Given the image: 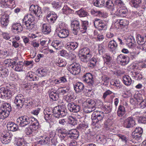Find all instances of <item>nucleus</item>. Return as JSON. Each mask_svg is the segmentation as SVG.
<instances>
[{
  "label": "nucleus",
  "mask_w": 146,
  "mask_h": 146,
  "mask_svg": "<svg viewBox=\"0 0 146 146\" xmlns=\"http://www.w3.org/2000/svg\"><path fill=\"white\" fill-rule=\"evenodd\" d=\"M24 97L22 94L17 95L14 100V103L19 108H21L24 105L25 102Z\"/></svg>",
  "instance_id": "9b49d317"
},
{
  "label": "nucleus",
  "mask_w": 146,
  "mask_h": 146,
  "mask_svg": "<svg viewBox=\"0 0 146 146\" xmlns=\"http://www.w3.org/2000/svg\"><path fill=\"white\" fill-rule=\"evenodd\" d=\"M106 7L111 10V13L113 14L114 13L115 7L113 2L110 0H108L106 2Z\"/></svg>",
  "instance_id": "7c9ffc66"
},
{
  "label": "nucleus",
  "mask_w": 146,
  "mask_h": 146,
  "mask_svg": "<svg viewBox=\"0 0 146 146\" xmlns=\"http://www.w3.org/2000/svg\"><path fill=\"white\" fill-rule=\"evenodd\" d=\"M88 26V22L87 21H83L82 25V28L81 29H83L84 30L86 31Z\"/></svg>",
  "instance_id": "680f3d73"
},
{
  "label": "nucleus",
  "mask_w": 146,
  "mask_h": 146,
  "mask_svg": "<svg viewBox=\"0 0 146 146\" xmlns=\"http://www.w3.org/2000/svg\"><path fill=\"white\" fill-rule=\"evenodd\" d=\"M68 107L70 112L73 113H77L80 110V106L73 102L69 103L68 105Z\"/></svg>",
  "instance_id": "f3484780"
},
{
  "label": "nucleus",
  "mask_w": 146,
  "mask_h": 146,
  "mask_svg": "<svg viewBox=\"0 0 146 146\" xmlns=\"http://www.w3.org/2000/svg\"><path fill=\"white\" fill-rule=\"evenodd\" d=\"M137 43L140 45H142L146 40V37H135Z\"/></svg>",
  "instance_id": "a18cd8bd"
},
{
  "label": "nucleus",
  "mask_w": 146,
  "mask_h": 146,
  "mask_svg": "<svg viewBox=\"0 0 146 146\" xmlns=\"http://www.w3.org/2000/svg\"><path fill=\"white\" fill-rule=\"evenodd\" d=\"M53 113L54 117L59 118L66 115L67 110L65 108H62L60 106H58L54 108L53 110Z\"/></svg>",
  "instance_id": "20e7f679"
},
{
  "label": "nucleus",
  "mask_w": 146,
  "mask_h": 146,
  "mask_svg": "<svg viewBox=\"0 0 146 146\" xmlns=\"http://www.w3.org/2000/svg\"><path fill=\"white\" fill-rule=\"evenodd\" d=\"M78 44L75 42L67 43L65 46L66 48L68 50L71 51L76 49L78 46Z\"/></svg>",
  "instance_id": "5701e85b"
},
{
  "label": "nucleus",
  "mask_w": 146,
  "mask_h": 146,
  "mask_svg": "<svg viewBox=\"0 0 146 146\" xmlns=\"http://www.w3.org/2000/svg\"><path fill=\"white\" fill-rule=\"evenodd\" d=\"M66 64V62L65 60L59 58L58 62V65L60 67H64Z\"/></svg>",
  "instance_id": "de8ad7c7"
},
{
  "label": "nucleus",
  "mask_w": 146,
  "mask_h": 146,
  "mask_svg": "<svg viewBox=\"0 0 146 146\" xmlns=\"http://www.w3.org/2000/svg\"><path fill=\"white\" fill-rule=\"evenodd\" d=\"M68 120L69 123L72 125H74L76 123L77 120L76 118L72 116H69L68 119Z\"/></svg>",
  "instance_id": "8fccbe9b"
},
{
  "label": "nucleus",
  "mask_w": 146,
  "mask_h": 146,
  "mask_svg": "<svg viewBox=\"0 0 146 146\" xmlns=\"http://www.w3.org/2000/svg\"><path fill=\"white\" fill-rule=\"evenodd\" d=\"M48 94L50 98L54 101H56L58 100L59 98V94L57 92V91L55 89L52 88L49 90Z\"/></svg>",
  "instance_id": "6ab92c4d"
},
{
  "label": "nucleus",
  "mask_w": 146,
  "mask_h": 146,
  "mask_svg": "<svg viewBox=\"0 0 146 146\" xmlns=\"http://www.w3.org/2000/svg\"><path fill=\"white\" fill-rule=\"evenodd\" d=\"M29 10L31 13L25 16L22 20V23L23 25L25 26L27 29H31L34 26L33 22L35 20V17L32 14L33 13L36 16L40 18L42 16V12L41 8L37 5H31Z\"/></svg>",
  "instance_id": "f257e3e1"
},
{
  "label": "nucleus",
  "mask_w": 146,
  "mask_h": 146,
  "mask_svg": "<svg viewBox=\"0 0 146 146\" xmlns=\"http://www.w3.org/2000/svg\"><path fill=\"white\" fill-rule=\"evenodd\" d=\"M80 21L77 20H75L71 21L72 32L74 34V35H77L78 31L80 30Z\"/></svg>",
  "instance_id": "6e6552de"
},
{
  "label": "nucleus",
  "mask_w": 146,
  "mask_h": 146,
  "mask_svg": "<svg viewBox=\"0 0 146 146\" xmlns=\"http://www.w3.org/2000/svg\"><path fill=\"white\" fill-rule=\"evenodd\" d=\"M44 118L46 120L50 119L52 116V112L50 111L48 108L44 110Z\"/></svg>",
  "instance_id": "4c0bfd02"
},
{
  "label": "nucleus",
  "mask_w": 146,
  "mask_h": 146,
  "mask_svg": "<svg viewBox=\"0 0 146 146\" xmlns=\"http://www.w3.org/2000/svg\"><path fill=\"white\" fill-rule=\"evenodd\" d=\"M120 25L123 27L129 24L128 21L125 19H120L119 22Z\"/></svg>",
  "instance_id": "13d9d810"
},
{
  "label": "nucleus",
  "mask_w": 146,
  "mask_h": 146,
  "mask_svg": "<svg viewBox=\"0 0 146 146\" xmlns=\"http://www.w3.org/2000/svg\"><path fill=\"white\" fill-rule=\"evenodd\" d=\"M12 68L15 71L20 72L22 71L23 67V63L22 61H19L17 63L15 61L11 62Z\"/></svg>",
  "instance_id": "2eb2a0df"
},
{
  "label": "nucleus",
  "mask_w": 146,
  "mask_h": 146,
  "mask_svg": "<svg viewBox=\"0 0 146 146\" xmlns=\"http://www.w3.org/2000/svg\"><path fill=\"white\" fill-rule=\"evenodd\" d=\"M52 4L53 8L57 9H59L61 7L60 5L58 3L55 1L53 2Z\"/></svg>",
  "instance_id": "0e129e2a"
},
{
  "label": "nucleus",
  "mask_w": 146,
  "mask_h": 146,
  "mask_svg": "<svg viewBox=\"0 0 146 146\" xmlns=\"http://www.w3.org/2000/svg\"><path fill=\"white\" fill-rule=\"evenodd\" d=\"M72 135L73 139H76L79 136L78 132L76 129L72 130Z\"/></svg>",
  "instance_id": "6e6d98bb"
},
{
  "label": "nucleus",
  "mask_w": 146,
  "mask_h": 146,
  "mask_svg": "<svg viewBox=\"0 0 146 146\" xmlns=\"http://www.w3.org/2000/svg\"><path fill=\"white\" fill-rule=\"evenodd\" d=\"M74 97L73 92L70 91L65 97V99L66 102H70L74 100Z\"/></svg>",
  "instance_id": "c9c22d12"
},
{
  "label": "nucleus",
  "mask_w": 146,
  "mask_h": 146,
  "mask_svg": "<svg viewBox=\"0 0 146 146\" xmlns=\"http://www.w3.org/2000/svg\"><path fill=\"white\" fill-rule=\"evenodd\" d=\"M15 143L17 146H27L26 144L21 139H18Z\"/></svg>",
  "instance_id": "603ef678"
},
{
  "label": "nucleus",
  "mask_w": 146,
  "mask_h": 146,
  "mask_svg": "<svg viewBox=\"0 0 146 146\" xmlns=\"http://www.w3.org/2000/svg\"><path fill=\"white\" fill-rule=\"evenodd\" d=\"M62 13L64 14L67 15L74 13V11L71 9L67 5H65L62 9Z\"/></svg>",
  "instance_id": "c756f323"
},
{
  "label": "nucleus",
  "mask_w": 146,
  "mask_h": 146,
  "mask_svg": "<svg viewBox=\"0 0 146 146\" xmlns=\"http://www.w3.org/2000/svg\"><path fill=\"white\" fill-rule=\"evenodd\" d=\"M13 135L8 132H3L1 137V139L2 142L4 144L9 143L12 139Z\"/></svg>",
  "instance_id": "1a4fd4ad"
},
{
  "label": "nucleus",
  "mask_w": 146,
  "mask_h": 146,
  "mask_svg": "<svg viewBox=\"0 0 146 146\" xmlns=\"http://www.w3.org/2000/svg\"><path fill=\"white\" fill-rule=\"evenodd\" d=\"M30 118L27 116L24 115L18 118L17 122L21 127H24L30 123Z\"/></svg>",
  "instance_id": "0eeeda50"
},
{
  "label": "nucleus",
  "mask_w": 146,
  "mask_h": 146,
  "mask_svg": "<svg viewBox=\"0 0 146 146\" xmlns=\"http://www.w3.org/2000/svg\"><path fill=\"white\" fill-rule=\"evenodd\" d=\"M123 81L124 84L127 86L130 85L132 82V80L130 76L128 75L123 77Z\"/></svg>",
  "instance_id": "ea45409f"
},
{
  "label": "nucleus",
  "mask_w": 146,
  "mask_h": 146,
  "mask_svg": "<svg viewBox=\"0 0 146 146\" xmlns=\"http://www.w3.org/2000/svg\"><path fill=\"white\" fill-rule=\"evenodd\" d=\"M68 70L73 75L78 74L80 72V66L78 63L73 62L69 66Z\"/></svg>",
  "instance_id": "423d86ee"
},
{
  "label": "nucleus",
  "mask_w": 146,
  "mask_h": 146,
  "mask_svg": "<svg viewBox=\"0 0 146 146\" xmlns=\"http://www.w3.org/2000/svg\"><path fill=\"white\" fill-rule=\"evenodd\" d=\"M125 39L126 40V43L128 45L129 47H131L135 42V39L134 37H126Z\"/></svg>",
  "instance_id": "f704fd0d"
},
{
  "label": "nucleus",
  "mask_w": 146,
  "mask_h": 146,
  "mask_svg": "<svg viewBox=\"0 0 146 146\" xmlns=\"http://www.w3.org/2000/svg\"><path fill=\"white\" fill-rule=\"evenodd\" d=\"M141 136V135L139 134L136 133L134 132H133L132 135V137L133 139L137 140H139Z\"/></svg>",
  "instance_id": "4d7b16f0"
},
{
  "label": "nucleus",
  "mask_w": 146,
  "mask_h": 146,
  "mask_svg": "<svg viewBox=\"0 0 146 146\" xmlns=\"http://www.w3.org/2000/svg\"><path fill=\"white\" fill-rule=\"evenodd\" d=\"M11 110V107L9 104H3L1 106V111H0V118L3 119L7 117Z\"/></svg>",
  "instance_id": "7ed1b4c3"
},
{
  "label": "nucleus",
  "mask_w": 146,
  "mask_h": 146,
  "mask_svg": "<svg viewBox=\"0 0 146 146\" xmlns=\"http://www.w3.org/2000/svg\"><path fill=\"white\" fill-rule=\"evenodd\" d=\"M104 109L106 113H108L110 112L111 110L112 106L109 104H107L104 106Z\"/></svg>",
  "instance_id": "864d4df0"
},
{
  "label": "nucleus",
  "mask_w": 146,
  "mask_h": 146,
  "mask_svg": "<svg viewBox=\"0 0 146 146\" xmlns=\"http://www.w3.org/2000/svg\"><path fill=\"white\" fill-rule=\"evenodd\" d=\"M105 2V0H94V5L96 7H102L104 5Z\"/></svg>",
  "instance_id": "a19ab883"
},
{
  "label": "nucleus",
  "mask_w": 146,
  "mask_h": 146,
  "mask_svg": "<svg viewBox=\"0 0 146 146\" xmlns=\"http://www.w3.org/2000/svg\"><path fill=\"white\" fill-rule=\"evenodd\" d=\"M127 12V10L126 8L123 7L120 8L119 11L117 12L115 11L113 14H115L119 17H124L126 16Z\"/></svg>",
  "instance_id": "412c9836"
},
{
  "label": "nucleus",
  "mask_w": 146,
  "mask_h": 146,
  "mask_svg": "<svg viewBox=\"0 0 146 146\" xmlns=\"http://www.w3.org/2000/svg\"><path fill=\"white\" fill-rule=\"evenodd\" d=\"M129 58L123 54H120L118 56L117 60L118 63L124 66L129 62Z\"/></svg>",
  "instance_id": "a211bd4d"
},
{
  "label": "nucleus",
  "mask_w": 146,
  "mask_h": 146,
  "mask_svg": "<svg viewBox=\"0 0 146 146\" xmlns=\"http://www.w3.org/2000/svg\"><path fill=\"white\" fill-rule=\"evenodd\" d=\"M9 73L8 69L4 67L0 69V77L4 78L7 77Z\"/></svg>",
  "instance_id": "c85d7f7f"
},
{
  "label": "nucleus",
  "mask_w": 146,
  "mask_h": 146,
  "mask_svg": "<svg viewBox=\"0 0 146 146\" xmlns=\"http://www.w3.org/2000/svg\"><path fill=\"white\" fill-rule=\"evenodd\" d=\"M9 16L8 15H3L1 18V23L3 26H7L9 22Z\"/></svg>",
  "instance_id": "bb28decb"
},
{
  "label": "nucleus",
  "mask_w": 146,
  "mask_h": 146,
  "mask_svg": "<svg viewBox=\"0 0 146 146\" xmlns=\"http://www.w3.org/2000/svg\"><path fill=\"white\" fill-rule=\"evenodd\" d=\"M96 62V58L93 57L90 60V63L88 64V66L92 68L95 65Z\"/></svg>",
  "instance_id": "3c124183"
},
{
  "label": "nucleus",
  "mask_w": 146,
  "mask_h": 146,
  "mask_svg": "<svg viewBox=\"0 0 146 146\" xmlns=\"http://www.w3.org/2000/svg\"><path fill=\"white\" fill-rule=\"evenodd\" d=\"M7 127L9 129L12 131H16L18 128V127L17 125L11 122H8L7 125Z\"/></svg>",
  "instance_id": "cd10ccee"
},
{
  "label": "nucleus",
  "mask_w": 146,
  "mask_h": 146,
  "mask_svg": "<svg viewBox=\"0 0 146 146\" xmlns=\"http://www.w3.org/2000/svg\"><path fill=\"white\" fill-rule=\"evenodd\" d=\"M76 13L80 17H86L88 15V13L82 8L79 11H76Z\"/></svg>",
  "instance_id": "e433bc0d"
},
{
  "label": "nucleus",
  "mask_w": 146,
  "mask_h": 146,
  "mask_svg": "<svg viewBox=\"0 0 146 146\" xmlns=\"http://www.w3.org/2000/svg\"><path fill=\"white\" fill-rule=\"evenodd\" d=\"M131 6L134 8L139 9L142 4V0H131Z\"/></svg>",
  "instance_id": "b1692460"
},
{
  "label": "nucleus",
  "mask_w": 146,
  "mask_h": 146,
  "mask_svg": "<svg viewBox=\"0 0 146 146\" xmlns=\"http://www.w3.org/2000/svg\"><path fill=\"white\" fill-rule=\"evenodd\" d=\"M101 23H102V21L99 19H95L94 22V25L96 28H98Z\"/></svg>",
  "instance_id": "338daca9"
},
{
  "label": "nucleus",
  "mask_w": 146,
  "mask_h": 146,
  "mask_svg": "<svg viewBox=\"0 0 146 146\" xmlns=\"http://www.w3.org/2000/svg\"><path fill=\"white\" fill-rule=\"evenodd\" d=\"M52 44V46L57 50L59 49L62 45L61 42L57 40L54 41Z\"/></svg>",
  "instance_id": "c03bdc74"
},
{
  "label": "nucleus",
  "mask_w": 146,
  "mask_h": 146,
  "mask_svg": "<svg viewBox=\"0 0 146 146\" xmlns=\"http://www.w3.org/2000/svg\"><path fill=\"white\" fill-rule=\"evenodd\" d=\"M84 86L81 82H78L74 86V88L76 92H81L84 89Z\"/></svg>",
  "instance_id": "a878e982"
},
{
  "label": "nucleus",
  "mask_w": 146,
  "mask_h": 146,
  "mask_svg": "<svg viewBox=\"0 0 146 146\" xmlns=\"http://www.w3.org/2000/svg\"><path fill=\"white\" fill-rule=\"evenodd\" d=\"M26 78L30 81H36L38 79V77L31 72H29L27 74Z\"/></svg>",
  "instance_id": "393cba45"
},
{
  "label": "nucleus",
  "mask_w": 146,
  "mask_h": 146,
  "mask_svg": "<svg viewBox=\"0 0 146 146\" xmlns=\"http://www.w3.org/2000/svg\"><path fill=\"white\" fill-rule=\"evenodd\" d=\"M80 60L84 62H87L91 57V55L88 56L83 55L79 54Z\"/></svg>",
  "instance_id": "37998d69"
},
{
  "label": "nucleus",
  "mask_w": 146,
  "mask_h": 146,
  "mask_svg": "<svg viewBox=\"0 0 146 146\" xmlns=\"http://www.w3.org/2000/svg\"><path fill=\"white\" fill-rule=\"evenodd\" d=\"M81 53L79 54L80 55H83L88 56L90 55V50L88 48H84L80 50Z\"/></svg>",
  "instance_id": "49530a36"
},
{
  "label": "nucleus",
  "mask_w": 146,
  "mask_h": 146,
  "mask_svg": "<svg viewBox=\"0 0 146 146\" xmlns=\"http://www.w3.org/2000/svg\"><path fill=\"white\" fill-rule=\"evenodd\" d=\"M58 17L55 13L53 11H50L48 13L46 18L50 23H53L56 21Z\"/></svg>",
  "instance_id": "dca6fc26"
},
{
  "label": "nucleus",
  "mask_w": 146,
  "mask_h": 146,
  "mask_svg": "<svg viewBox=\"0 0 146 146\" xmlns=\"http://www.w3.org/2000/svg\"><path fill=\"white\" fill-rule=\"evenodd\" d=\"M9 55V53L7 52L6 50L2 51V52L0 55V57L1 58H4L7 57Z\"/></svg>",
  "instance_id": "e2e57ef3"
},
{
  "label": "nucleus",
  "mask_w": 146,
  "mask_h": 146,
  "mask_svg": "<svg viewBox=\"0 0 146 146\" xmlns=\"http://www.w3.org/2000/svg\"><path fill=\"white\" fill-rule=\"evenodd\" d=\"M112 58L109 55H106L104 58V64L106 63L107 64H110L111 62Z\"/></svg>",
  "instance_id": "09e8293b"
},
{
  "label": "nucleus",
  "mask_w": 146,
  "mask_h": 146,
  "mask_svg": "<svg viewBox=\"0 0 146 146\" xmlns=\"http://www.w3.org/2000/svg\"><path fill=\"white\" fill-rule=\"evenodd\" d=\"M84 111L86 113H90L94 111L96 109V103L94 100L90 99H87L85 102Z\"/></svg>",
  "instance_id": "f03ea898"
},
{
  "label": "nucleus",
  "mask_w": 146,
  "mask_h": 146,
  "mask_svg": "<svg viewBox=\"0 0 146 146\" xmlns=\"http://www.w3.org/2000/svg\"><path fill=\"white\" fill-rule=\"evenodd\" d=\"M108 46L111 50L113 51L117 48V44L114 40H111L109 42Z\"/></svg>",
  "instance_id": "58836bf2"
},
{
  "label": "nucleus",
  "mask_w": 146,
  "mask_h": 146,
  "mask_svg": "<svg viewBox=\"0 0 146 146\" xmlns=\"http://www.w3.org/2000/svg\"><path fill=\"white\" fill-rule=\"evenodd\" d=\"M11 95V91L7 88L2 87L0 88V97L3 98L4 97H10Z\"/></svg>",
  "instance_id": "aec40b11"
},
{
  "label": "nucleus",
  "mask_w": 146,
  "mask_h": 146,
  "mask_svg": "<svg viewBox=\"0 0 146 146\" xmlns=\"http://www.w3.org/2000/svg\"><path fill=\"white\" fill-rule=\"evenodd\" d=\"M83 81L90 86H92L94 82L92 75L90 73H88L84 74L83 77Z\"/></svg>",
  "instance_id": "ddd939ff"
},
{
  "label": "nucleus",
  "mask_w": 146,
  "mask_h": 146,
  "mask_svg": "<svg viewBox=\"0 0 146 146\" xmlns=\"http://www.w3.org/2000/svg\"><path fill=\"white\" fill-rule=\"evenodd\" d=\"M133 132L136 133L141 135L143 133V130L142 129L141 127H137L136 128Z\"/></svg>",
  "instance_id": "69168bd1"
},
{
  "label": "nucleus",
  "mask_w": 146,
  "mask_h": 146,
  "mask_svg": "<svg viewBox=\"0 0 146 146\" xmlns=\"http://www.w3.org/2000/svg\"><path fill=\"white\" fill-rule=\"evenodd\" d=\"M58 27L61 30L57 33L58 36H68L69 35L68 31L64 29L66 27L65 23L64 22H60L59 23Z\"/></svg>",
  "instance_id": "9d476101"
},
{
  "label": "nucleus",
  "mask_w": 146,
  "mask_h": 146,
  "mask_svg": "<svg viewBox=\"0 0 146 146\" xmlns=\"http://www.w3.org/2000/svg\"><path fill=\"white\" fill-rule=\"evenodd\" d=\"M106 23V22H103L101 23L99 26L98 27L99 29L105 30L107 28Z\"/></svg>",
  "instance_id": "5fc2aeb1"
},
{
  "label": "nucleus",
  "mask_w": 146,
  "mask_h": 146,
  "mask_svg": "<svg viewBox=\"0 0 146 146\" xmlns=\"http://www.w3.org/2000/svg\"><path fill=\"white\" fill-rule=\"evenodd\" d=\"M92 15H98L100 17H105L106 15L105 14H106V13L104 12H103L100 11H97L95 10L94 9H92L90 11Z\"/></svg>",
  "instance_id": "79ce46f5"
},
{
  "label": "nucleus",
  "mask_w": 146,
  "mask_h": 146,
  "mask_svg": "<svg viewBox=\"0 0 146 146\" xmlns=\"http://www.w3.org/2000/svg\"><path fill=\"white\" fill-rule=\"evenodd\" d=\"M42 30L43 34H48L50 32V26L48 24H43Z\"/></svg>",
  "instance_id": "473e14b6"
},
{
  "label": "nucleus",
  "mask_w": 146,
  "mask_h": 146,
  "mask_svg": "<svg viewBox=\"0 0 146 146\" xmlns=\"http://www.w3.org/2000/svg\"><path fill=\"white\" fill-rule=\"evenodd\" d=\"M104 117V115L103 112L96 111H94L92 115V122L96 125V123L102 120Z\"/></svg>",
  "instance_id": "39448f33"
},
{
  "label": "nucleus",
  "mask_w": 146,
  "mask_h": 146,
  "mask_svg": "<svg viewBox=\"0 0 146 146\" xmlns=\"http://www.w3.org/2000/svg\"><path fill=\"white\" fill-rule=\"evenodd\" d=\"M111 84V85H114L116 87L120 88L121 86V83L119 80H116L113 81H112Z\"/></svg>",
  "instance_id": "bf43d9fd"
},
{
  "label": "nucleus",
  "mask_w": 146,
  "mask_h": 146,
  "mask_svg": "<svg viewBox=\"0 0 146 146\" xmlns=\"http://www.w3.org/2000/svg\"><path fill=\"white\" fill-rule=\"evenodd\" d=\"M126 111L124 107L122 105H120L117 111V115L119 117H122L125 113Z\"/></svg>",
  "instance_id": "72a5a7b5"
},
{
  "label": "nucleus",
  "mask_w": 146,
  "mask_h": 146,
  "mask_svg": "<svg viewBox=\"0 0 146 146\" xmlns=\"http://www.w3.org/2000/svg\"><path fill=\"white\" fill-rule=\"evenodd\" d=\"M118 135L119 139H121L123 141L126 143L127 140V138L125 135L121 134H118Z\"/></svg>",
  "instance_id": "774afa93"
},
{
  "label": "nucleus",
  "mask_w": 146,
  "mask_h": 146,
  "mask_svg": "<svg viewBox=\"0 0 146 146\" xmlns=\"http://www.w3.org/2000/svg\"><path fill=\"white\" fill-rule=\"evenodd\" d=\"M135 125V121L131 117H129L124 120L123 123V126L126 128L132 127Z\"/></svg>",
  "instance_id": "f8f14e48"
},
{
  "label": "nucleus",
  "mask_w": 146,
  "mask_h": 146,
  "mask_svg": "<svg viewBox=\"0 0 146 146\" xmlns=\"http://www.w3.org/2000/svg\"><path fill=\"white\" fill-rule=\"evenodd\" d=\"M15 4L13 0H0V6L3 8H11Z\"/></svg>",
  "instance_id": "4468645a"
},
{
  "label": "nucleus",
  "mask_w": 146,
  "mask_h": 146,
  "mask_svg": "<svg viewBox=\"0 0 146 146\" xmlns=\"http://www.w3.org/2000/svg\"><path fill=\"white\" fill-rule=\"evenodd\" d=\"M23 29L22 26L19 23H14L12 25L11 29L13 32L18 33L21 32Z\"/></svg>",
  "instance_id": "4be33fe9"
},
{
  "label": "nucleus",
  "mask_w": 146,
  "mask_h": 146,
  "mask_svg": "<svg viewBox=\"0 0 146 146\" xmlns=\"http://www.w3.org/2000/svg\"><path fill=\"white\" fill-rule=\"evenodd\" d=\"M58 133L62 135L64 137L66 136L67 133V131L65 129L62 128L58 129Z\"/></svg>",
  "instance_id": "052dcab7"
},
{
  "label": "nucleus",
  "mask_w": 146,
  "mask_h": 146,
  "mask_svg": "<svg viewBox=\"0 0 146 146\" xmlns=\"http://www.w3.org/2000/svg\"><path fill=\"white\" fill-rule=\"evenodd\" d=\"M30 123L31 125L34 127V130H36L38 127L39 123L37 120L36 118L34 117L30 118Z\"/></svg>",
  "instance_id": "2f4dec72"
}]
</instances>
